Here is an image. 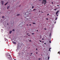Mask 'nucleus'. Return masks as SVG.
I'll list each match as a JSON object with an SVG mask.
<instances>
[{
	"instance_id": "nucleus-1",
	"label": "nucleus",
	"mask_w": 60,
	"mask_h": 60,
	"mask_svg": "<svg viewBox=\"0 0 60 60\" xmlns=\"http://www.w3.org/2000/svg\"><path fill=\"white\" fill-rule=\"evenodd\" d=\"M7 56L9 59H10V60L12 59V58L11 57V56L10 55L8 56Z\"/></svg>"
},
{
	"instance_id": "nucleus-2",
	"label": "nucleus",
	"mask_w": 60,
	"mask_h": 60,
	"mask_svg": "<svg viewBox=\"0 0 60 60\" xmlns=\"http://www.w3.org/2000/svg\"><path fill=\"white\" fill-rule=\"evenodd\" d=\"M47 3L46 2V0H43V1L42 2V3H44V5H45Z\"/></svg>"
},
{
	"instance_id": "nucleus-3",
	"label": "nucleus",
	"mask_w": 60,
	"mask_h": 60,
	"mask_svg": "<svg viewBox=\"0 0 60 60\" xmlns=\"http://www.w3.org/2000/svg\"><path fill=\"white\" fill-rule=\"evenodd\" d=\"M12 43L14 44H16V42H15L14 41H12Z\"/></svg>"
},
{
	"instance_id": "nucleus-4",
	"label": "nucleus",
	"mask_w": 60,
	"mask_h": 60,
	"mask_svg": "<svg viewBox=\"0 0 60 60\" xmlns=\"http://www.w3.org/2000/svg\"><path fill=\"white\" fill-rule=\"evenodd\" d=\"M12 31H11V30H10L9 34H11V33H12Z\"/></svg>"
},
{
	"instance_id": "nucleus-5",
	"label": "nucleus",
	"mask_w": 60,
	"mask_h": 60,
	"mask_svg": "<svg viewBox=\"0 0 60 60\" xmlns=\"http://www.w3.org/2000/svg\"><path fill=\"white\" fill-rule=\"evenodd\" d=\"M4 1H1V4H4Z\"/></svg>"
},
{
	"instance_id": "nucleus-6",
	"label": "nucleus",
	"mask_w": 60,
	"mask_h": 60,
	"mask_svg": "<svg viewBox=\"0 0 60 60\" xmlns=\"http://www.w3.org/2000/svg\"><path fill=\"white\" fill-rule=\"evenodd\" d=\"M58 12H59V11H58L56 13V15L57 14V13H58Z\"/></svg>"
},
{
	"instance_id": "nucleus-7",
	"label": "nucleus",
	"mask_w": 60,
	"mask_h": 60,
	"mask_svg": "<svg viewBox=\"0 0 60 60\" xmlns=\"http://www.w3.org/2000/svg\"><path fill=\"white\" fill-rule=\"evenodd\" d=\"M8 3V2H7L4 5H7V4Z\"/></svg>"
},
{
	"instance_id": "nucleus-8",
	"label": "nucleus",
	"mask_w": 60,
	"mask_h": 60,
	"mask_svg": "<svg viewBox=\"0 0 60 60\" xmlns=\"http://www.w3.org/2000/svg\"><path fill=\"white\" fill-rule=\"evenodd\" d=\"M20 15L19 14H17V16H19V15Z\"/></svg>"
},
{
	"instance_id": "nucleus-9",
	"label": "nucleus",
	"mask_w": 60,
	"mask_h": 60,
	"mask_svg": "<svg viewBox=\"0 0 60 60\" xmlns=\"http://www.w3.org/2000/svg\"><path fill=\"white\" fill-rule=\"evenodd\" d=\"M9 6H8V7H7V9H9Z\"/></svg>"
},
{
	"instance_id": "nucleus-10",
	"label": "nucleus",
	"mask_w": 60,
	"mask_h": 60,
	"mask_svg": "<svg viewBox=\"0 0 60 60\" xmlns=\"http://www.w3.org/2000/svg\"><path fill=\"white\" fill-rule=\"evenodd\" d=\"M27 13L24 14V15H26V16H27V15H28V14H26Z\"/></svg>"
},
{
	"instance_id": "nucleus-11",
	"label": "nucleus",
	"mask_w": 60,
	"mask_h": 60,
	"mask_svg": "<svg viewBox=\"0 0 60 60\" xmlns=\"http://www.w3.org/2000/svg\"><path fill=\"white\" fill-rule=\"evenodd\" d=\"M4 16H3L2 17V19H4Z\"/></svg>"
},
{
	"instance_id": "nucleus-12",
	"label": "nucleus",
	"mask_w": 60,
	"mask_h": 60,
	"mask_svg": "<svg viewBox=\"0 0 60 60\" xmlns=\"http://www.w3.org/2000/svg\"><path fill=\"white\" fill-rule=\"evenodd\" d=\"M58 54H60V51H59L58 52Z\"/></svg>"
},
{
	"instance_id": "nucleus-13",
	"label": "nucleus",
	"mask_w": 60,
	"mask_h": 60,
	"mask_svg": "<svg viewBox=\"0 0 60 60\" xmlns=\"http://www.w3.org/2000/svg\"><path fill=\"white\" fill-rule=\"evenodd\" d=\"M51 49V48H50L49 49V51H50V49Z\"/></svg>"
},
{
	"instance_id": "nucleus-14",
	"label": "nucleus",
	"mask_w": 60,
	"mask_h": 60,
	"mask_svg": "<svg viewBox=\"0 0 60 60\" xmlns=\"http://www.w3.org/2000/svg\"><path fill=\"white\" fill-rule=\"evenodd\" d=\"M34 8V6H32V9H33V8Z\"/></svg>"
},
{
	"instance_id": "nucleus-15",
	"label": "nucleus",
	"mask_w": 60,
	"mask_h": 60,
	"mask_svg": "<svg viewBox=\"0 0 60 60\" xmlns=\"http://www.w3.org/2000/svg\"><path fill=\"white\" fill-rule=\"evenodd\" d=\"M12 31H14H14H15V30H14V29H13L12 30Z\"/></svg>"
},
{
	"instance_id": "nucleus-16",
	"label": "nucleus",
	"mask_w": 60,
	"mask_h": 60,
	"mask_svg": "<svg viewBox=\"0 0 60 60\" xmlns=\"http://www.w3.org/2000/svg\"><path fill=\"white\" fill-rule=\"evenodd\" d=\"M57 18H56V19H55L56 20H57Z\"/></svg>"
},
{
	"instance_id": "nucleus-17",
	"label": "nucleus",
	"mask_w": 60,
	"mask_h": 60,
	"mask_svg": "<svg viewBox=\"0 0 60 60\" xmlns=\"http://www.w3.org/2000/svg\"><path fill=\"white\" fill-rule=\"evenodd\" d=\"M48 60H49V57H48Z\"/></svg>"
},
{
	"instance_id": "nucleus-18",
	"label": "nucleus",
	"mask_w": 60,
	"mask_h": 60,
	"mask_svg": "<svg viewBox=\"0 0 60 60\" xmlns=\"http://www.w3.org/2000/svg\"><path fill=\"white\" fill-rule=\"evenodd\" d=\"M33 23V24H35L36 23Z\"/></svg>"
},
{
	"instance_id": "nucleus-19",
	"label": "nucleus",
	"mask_w": 60,
	"mask_h": 60,
	"mask_svg": "<svg viewBox=\"0 0 60 60\" xmlns=\"http://www.w3.org/2000/svg\"><path fill=\"white\" fill-rule=\"evenodd\" d=\"M39 41H40V42H41V41L40 40H39Z\"/></svg>"
},
{
	"instance_id": "nucleus-20",
	"label": "nucleus",
	"mask_w": 60,
	"mask_h": 60,
	"mask_svg": "<svg viewBox=\"0 0 60 60\" xmlns=\"http://www.w3.org/2000/svg\"><path fill=\"white\" fill-rule=\"evenodd\" d=\"M35 10H36V9H34L33 10V11H35Z\"/></svg>"
},
{
	"instance_id": "nucleus-21",
	"label": "nucleus",
	"mask_w": 60,
	"mask_h": 60,
	"mask_svg": "<svg viewBox=\"0 0 60 60\" xmlns=\"http://www.w3.org/2000/svg\"><path fill=\"white\" fill-rule=\"evenodd\" d=\"M27 19V20H28V19Z\"/></svg>"
},
{
	"instance_id": "nucleus-22",
	"label": "nucleus",
	"mask_w": 60,
	"mask_h": 60,
	"mask_svg": "<svg viewBox=\"0 0 60 60\" xmlns=\"http://www.w3.org/2000/svg\"><path fill=\"white\" fill-rule=\"evenodd\" d=\"M47 15V16H49V14H48Z\"/></svg>"
},
{
	"instance_id": "nucleus-23",
	"label": "nucleus",
	"mask_w": 60,
	"mask_h": 60,
	"mask_svg": "<svg viewBox=\"0 0 60 60\" xmlns=\"http://www.w3.org/2000/svg\"><path fill=\"white\" fill-rule=\"evenodd\" d=\"M44 29V30H46L47 29L45 28Z\"/></svg>"
},
{
	"instance_id": "nucleus-24",
	"label": "nucleus",
	"mask_w": 60,
	"mask_h": 60,
	"mask_svg": "<svg viewBox=\"0 0 60 60\" xmlns=\"http://www.w3.org/2000/svg\"><path fill=\"white\" fill-rule=\"evenodd\" d=\"M49 42L50 43H51V41H49Z\"/></svg>"
},
{
	"instance_id": "nucleus-25",
	"label": "nucleus",
	"mask_w": 60,
	"mask_h": 60,
	"mask_svg": "<svg viewBox=\"0 0 60 60\" xmlns=\"http://www.w3.org/2000/svg\"><path fill=\"white\" fill-rule=\"evenodd\" d=\"M56 9H54V11H56Z\"/></svg>"
},
{
	"instance_id": "nucleus-26",
	"label": "nucleus",
	"mask_w": 60,
	"mask_h": 60,
	"mask_svg": "<svg viewBox=\"0 0 60 60\" xmlns=\"http://www.w3.org/2000/svg\"><path fill=\"white\" fill-rule=\"evenodd\" d=\"M50 35H50H51V33H50V35Z\"/></svg>"
},
{
	"instance_id": "nucleus-27",
	"label": "nucleus",
	"mask_w": 60,
	"mask_h": 60,
	"mask_svg": "<svg viewBox=\"0 0 60 60\" xmlns=\"http://www.w3.org/2000/svg\"><path fill=\"white\" fill-rule=\"evenodd\" d=\"M46 19L47 20H48V19L47 18Z\"/></svg>"
},
{
	"instance_id": "nucleus-28",
	"label": "nucleus",
	"mask_w": 60,
	"mask_h": 60,
	"mask_svg": "<svg viewBox=\"0 0 60 60\" xmlns=\"http://www.w3.org/2000/svg\"><path fill=\"white\" fill-rule=\"evenodd\" d=\"M57 6H59V5H57Z\"/></svg>"
},
{
	"instance_id": "nucleus-29",
	"label": "nucleus",
	"mask_w": 60,
	"mask_h": 60,
	"mask_svg": "<svg viewBox=\"0 0 60 60\" xmlns=\"http://www.w3.org/2000/svg\"><path fill=\"white\" fill-rule=\"evenodd\" d=\"M34 34V33H33L32 34Z\"/></svg>"
},
{
	"instance_id": "nucleus-30",
	"label": "nucleus",
	"mask_w": 60,
	"mask_h": 60,
	"mask_svg": "<svg viewBox=\"0 0 60 60\" xmlns=\"http://www.w3.org/2000/svg\"><path fill=\"white\" fill-rule=\"evenodd\" d=\"M42 40H44V39H43V38H42Z\"/></svg>"
},
{
	"instance_id": "nucleus-31",
	"label": "nucleus",
	"mask_w": 60,
	"mask_h": 60,
	"mask_svg": "<svg viewBox=\"0 0 60 60\" xmlns=\"http://www.w3.org/2000/svg\"><path fill=\"white\" fill-rule=\"evenodd\" d=\"M39 37H41V36H39Z\"/></svg>"
},
{
	"instance_id": "nucleus-32",
	"label": "nucleus",
	"mask_w": 60,
	"mask_h": 60,
	"mask_svg": "<svg viewBox=\"0 0 60 60\" xmlns=\"http://www.w3.org/2000/svg\"><path fill=\"white\" fill-rule=\"evenodd\" d=\"M39 60H40V58H39L38 59Z\"/></svg>"
},
{
	"instance_id": "nucleus-33",
	"label": "nucleus",
	"mask_w": 60,
	"mask_h": 60,
	"mask_svg": "<svg viewBox=\"0 0 60 60\" xmlns=\"http://www.w3.org/2000/svg\"><path fill=\"white\" fill-rule=\"evenodd\" d=\"M52 4H53V2H52Z\"/></svg>"
},
{
	"instance_id": "nucleus-34",
	"label": "nucleus",
	"mask_w": 60,
	"mask_h": 60,
	"mask_svg": "<svg viewBox=\"0 0 60 60\" xmlns=\"http://www.w3.org/2000/svg\"><path fill=\"white\" fill-rule=\"evenodd\" d=\"M27 34V35H28V34Z\"/></svg>"
},
{
	"instance_id": "nucleus-35",
	"label": "nucleus",
	"mask_w": 60,
	"mask_h": 60,
	"mask_svg": "<svg viewBox=\"0 0 60 60\" xmlns=\"http://www.w3.org/2000/svg\"><path fill=\"white\" fill-rule=\"evenodd\" d=\"M58 16V15H57V16Z\"/></svg>"
},
{
	"instance_id": "nucleus-36",
	"label": "nucleus",
	"mask_w": 60,
	"mask_h": 60,
	"mask_svg": "<svg viewBox=\"0 0 60 60\" xmlns=\"http://www.w3.org/2000/svg\"><path fill=\"white\" fill-rule=\"evenodd\" d=\"M56 22H55V23L56 24Z\"/></svg>"
},
{
	"instance_id": "nucleus-37",
	"label": "nucleus",
	"mask_w": 60,
	"mask_h": 60,
	"mask_svg": "<svg viewBox=\"0 0 60 60\" xmlns=\"http://www.w3.org/2000/svg\"><path fill=\"white\" fill-rule=\"evenodd\" d=\"M44 44H46V43H44Z\"/></svg>"
},
{
	"instance_id": "nucleus-38",
	"label": "nucleus",
	"mask_w": 60,
	"mask_h": 60,
	"mask_svg": "<svg viewBox=\"0 0 60 60\" xmlns=\"http://www.w3.org/2000/svg\"><path fill=\"white\" fill-rule=\"evenodd\" d=\"M37 32H38V30H37Z\"/></svg>"
},
{
	"instance_id": "nucleus-39",
	"label": "nucleus",
	"mask_w": 60,
	"mask_h": 60,
	"mask_svg": "<svg viewBox=\"0 0 60 60\" xmlns=\"http://www.w3.org/2000/svg\"><path fill=\"white\" fill-rule=\"evenodd\" d=\"M36 49L37 50V49Z\"/></svg>"
},
{
	"instance_id": "nucleus-40",
	"label": "nucleus",
	"mask_w": 60,
	"mask_h": 60,
	"mask_svg": "<svg viewBox=\"0 0 60 60\" xmlns=\"http://www.w3.org/2000/svg\"><path fill=\"white\" fill-rule=\"evenodd\" d=\"M31 41V40H30V41Z\"/></svg>"
},
{
	"instance_id": "nucleus-41",
	"label": "nucleus",
	"mask_w": 60,
	"mask_h": 60,
	"mask_svg": "<svg viewBox=\"0 0 60 60\" xmlns=\"http://www.w3.org/2000/svg\"><path fill=\"white\" fill-rule=\"evenodd\" d=\"M27 25V26H28V24H27V25Z\"/></svg>"
},
{
	"instance_id": "nucleus-42",
	"label": "nucleus",
	"mask_w": 60,
	"mask_h": 60,
	"mask_svg": "<svg viewBox=\"0 0 60 60\" xmlns=\"http://www.w3.org/2000/svg\"><path fill=\"white\" fill-rule=\"evenodd\" d=\"M31 24H30V25H29V26H31Z\"/></svg>"
},
{
	"instance_id": "nucleus-43",
	"label": "nucleus",
	"mask_w": 60,
	"mask_h": 60,
	"mask_svg": "<svg viewBox=\"0 0 60 60\" xmlns=\"http://www.w3.org/2000/svg\"><path fill=\"white\" fill-rule=\"evenodd\" d=\"M32 53H31V54H31V55H32Z\"/></svg>"
},
{
	"instance_id": "nucleus-44",
	"label": "nucleus",
	"mask_w": 60,
	"mask_h": 60,
	"mask_svg": "<svg viewBox=\"0 0 60 60\" xmlns=\"http://www.w3.org/2000/svg\"><path fill=\"white\" fill-rule=\"evenodd\" d=\"M28 36H30V35H28Z\"/></svg>"
},
{
	"instance_id": "nucleus-45",
	"label": "nucleus",
	"mask_w": 60,
	"mask_h": 60,
	"mask_svg": "<svg viewBox=\"0 0 60 60\" xmlns=\"http://www.w3.org/2000/svg\"><path fill=\"white\" fill-rule=\"evenodd\" d=\"M42 42H43V43L44 42V41H42Z\"/></svg>"
},
{
	"instance_id": "nucleus-46",
	"label": "nucleus",
	"mask_w": 60,
	"mask_h": 60,
	"mask_svg": "<svg viewBox=\"0 0 60 60\" xmlns=\"http://www.w3.org/2000/svg\"><path fill=\"white\" fill-rule=\"evenodd\" d=\"M41 12L42 13H43V12H42V11H41Z\"/></svg>"
},
{
	"instance_id": "nucleus-47",
	"label": "nucleus",
	"mask_w": 60,
	"mask_h": 60,
	"mask_svg": "<svg viewBox=\"0 0 60 60\" xmlns=\"http://www.w3.org/2000/svg\"><path fill=\"white\" fill-rule=\"evenodd\" d=\"M36 54H37L38 53H37V52H36Z\"/></svg>"
},
{
	"instance_id": "nucleus-48",
	"label": "nucleus",
	"mask_w": 60,
	"mask_h": 60,
	"mask_svg": "<svg viewBox=\"0 0 60 60\" xmlns=\"http://www.w3.org/2000/svg\"><path fill=\"white\" fill-rule=\"evenodd\" d=\"M41 38V37L40 38V39Z\"/></svg>"
},
{
	"instance_id": "nucleus-49",
	"label": "nucleus",
	"mask_w": 60,
	"mask_h": 60,
	"mask_svg": "<svg viewBox=\"0 0 60 60\" xmlns=\"http://www.w3.org/2000/svg\"><path fill=\"white\" fill-rule=\"evenodd\" d=\"M39 12H40V11H39Z\"/></svg>"
},
{
	"instance_id": "nucleus-50",
	"label": "nucleus",
	"mask_w": 60,
	"mask_h": 60,
	"mask_svg": "<svg viewBox=\"0 0 60 60\" xmlns=\"http://www.w3.org/2000/svg\"><path fill=\"white\" fill-rule=\"evenodd\" d=\"M39 1L41 0H39Z\"/></svg>"
},
{
	"instance_id": "nucleus-51",
	"label": "nucleus",
	"mask_w": 60,
	"mask_h": 60,
	"mask_svg": "<svg viewBox=\"0 0 60 60\" xmlns=\"http://www.w3.org/2000/svg\"><path fill=\"white\" fill-rule=\"evenodd\" d=\"M41 56H42V54H41Z\"/></svg>"
},
{
	"instance_id": "nucleus-52",
	"label": "nucleus",
	"mask_w": 60,
	"mask_h": 60,
	"mask_svg": "<svg viewBox=\"0 0 60 60\" xmlns=\"http://www.w3.org/2000/svg\"><path fill=\"white\" fill-rule=\"evenodd\" d=\"M30 48H30H29V49Z\"/></svg>"
},
{
	"instance_id": "nucleus-53",
	"label": "nucleus",
	"mask_w": 60,
	"mask_h": 60,
	"mask_svg": "<svg viewBox=\"0 0 60 60\" xmlns=\"http://www.w3.org/2000/svg\"><path fill=\"white\" fill-rule=\"evenodd\" d=\"M30 56H31V55H30Z\"/></svg>"
}]
</instances>
